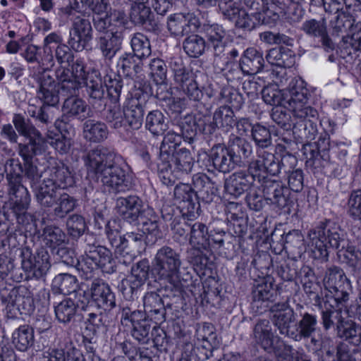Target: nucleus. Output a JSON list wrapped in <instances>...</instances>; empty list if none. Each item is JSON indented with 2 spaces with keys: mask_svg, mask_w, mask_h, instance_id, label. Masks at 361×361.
Instances as JSON below:
<instances>
[{
  "mask_svg": "<svg viewBox=\"0 0 361 361\" xmlns=\"http://www.w3.org/2000/svg\"><path fill=\"white\" fill-rule=\"evenodd\" d=\"M314 257L326 261L329 249L337 250L339 257H343L351 274L356 278L357 284L361 279V259L360 253L349 245L346 233L336 222L326 219L320 221L308 233Z\"/></svg>",
  "mask_w": 361,
  "mask_h": 361,
  "instance_id": "1",
  "label": "nucleus"
},
{
  "mask_svg": "<svg viewBox=\"0 0 361 361\" xmlns=\"http://www.w3.org/2000/svg\"><path fill=\"white\" fill-rule=\"evenodd\" d=\"M83 161L87 177L100 182L109 192L118 193L129 188L128 165L114 151L97 146L83 156Z\"/></svg>",
  "mask_w": 361,
  "mask_h": 361,
  "instance_id": "2",
  "label": "nucleus"
},
{
  "mask_svg": "<svg viewBox=\"0 0 361 361\" xmlns=\"http://www.w3.org/2000/svg\"><path fill=\"white\" fill-rule=\"evenodd\" d=\"M13 123L18 133L29 140L26 144H19L18 150L25 161V175L30 180L31 187L34 188L42 177V173L33 164L32 159L44 152L46 140L42 133L21 114H15Z\"/></svg>",
  "mask_w": 361,
  "mask_h": 361,
  "instance_id": "3",
  "label": "nucleus"
},
{
  "mask_svg": "<svg viewBox=\"0 0 361 361\" xmlns=\"http://www.w3.org/2000/svg\"><path fill=\"white\" fill-rule=\"evenodd\" d=\"M182 259L180 254L169 245H164L157 250L152 259V274L159 280L169 283L173 296L179 295L182 282L191 280L190 273L180 275Z\"/></svg>",
  "mask_w": 361,
  "mask_h": 361,
  "instance_id": "4",
  "label": "nucleus"
},
{
  "mask_svg": "<svg viewBox=\"0 0 361 361\" xmlns=\"http://www.w3.org/2000/svg\"><path fill=\"white\" fill-rule=\"evenodd\" d=\"M72 63L71 69L72 75L74 79L80 82L82 80L85 85L89 103L94 109L98 111L104 109L106 104V101L99 72L94 69L91 71H87L85 63L82 58H78Z\"/></svg>",
  "mask_w": 361,
  "mask_h": 361,
  "instance_id": "5",
  "label": "nucleus"
},
{
  "mask_svg": "<svg viewBox=\"0 0 361 361\" xmlns=\"http://www.w3.org/2000/svg\"><path fill=\"white\" fill-rule=\"evenodd\" d=\"M6 171L8 195L13 201V211L20 221L30 202L28 190L22 184L23 166L18 160L11 159L6 164Z\"/></svg>",
  "mask_w": 361,
  "mask_h": 361,
  "instance_id": "6",
  "label": "nucleus"
},
{
  "mask_svg": "<svg viewBox=\"0 0 361 361\" xmlns=\"http://www.w3.org/2000/svg\"><path fill=\"white\" fill-rule=\"evenodd\" d=\"M286 162H289L292 166L296 163V158L293 156L281 157L273 152L266 149H257V157L252 160L249 164V171L254 174L257 182L270 179L271 176H279L286 171Z\"/></svg>",
  "mask_w": 361,
  "mask_h": 361,
  "instance_id": "7",
  "label": "nucleus"
},
{
  "mask_svg": "<svg viewBox=\"0 0 361 361\" xmlns=\"http://www.w3.org/2000/svg\"><path fill=\"white\" fill-rule=\"evenodd\" d=\"M0 297L6 305L8 317H17L18 314L29 315L34 311L33 298L25 286L5 287L1 289Z\"/></svg>",
  "mask_w": 361,
  "mask_h": 361,
  "instance_id": "8",
  "label": "nucleus"
},
{
  "mask_svg": "<svg viewBox=\"0 0 361 361\" xmlns=\"http://www.w3.org/2000/svg\"><path fill=\"white\" fill-rule=\"evenodd\" d=\"M283 91L284 103L288 105L293 116H302L308 113L314 118L316 116V109L307 104L310 94L302 78H291Z\"/></svg>",
  "mask_w": 361,
  "mask_h": 361,
  "instance_id": "9",
  "label": "nucleus"
},
{
  "mask_svg": "<svg viewBox=\"0 0 361 361\" xmlns=\"http://www.w3.org/2000/svg\"><path fill=\"white\" fill-rule=\"evenodd\" d=\"M170 67L173 73L175 82L179 85L187 98L190 101L200 102L203 97V92L198 87L192 71L184 65L180 58L171 59Z\"/></svg>",
  "mask_w": 361,
  "mask_h": 361,
  "instance_id": "10",
  "label": "nucleus"
},
{
  "mask_svg": "<svg viewBox=\"0 0 361 361\" xmlns=\"http://www.w3.org/2000/svg\"><path fill=\"white\" fill-rule=\"evenodd\" d=\"M20 257L23 269L37 279L44 278L51 267L49 252L43 247L33 255L31 250L25 247L21 250Z\"/></svg>",
  "mask_w": 361,
  "mask_h": 361,
  "instance_id": "11",
  "label": "nucleus"
},
{
  "mask_svg": "<svg viewBox=\"0 0 361 361\" xmlns=\"http://www.w3.org/2000/svg\"><path fill=\"white\" fill-rule=\"evenodd\" d=\"M71 21L68 44L75 51H82L93 38L90 20L85 14H81L73 16Z\"/></svg>",
  "mask_w": 361,
  "mask_h": 361,
  "instance_id": "12",
  "label": "nucleus"
},
{
  "mask_svg": "<svg viewBox=\"0 0 361 361\" xmlns=\"http://www.w3.org/2000/svg\"><path fill=\"white\" fill-rule=\"evenodd\" d=\"M121 322L125 326H132L131 335L135 339L140 343H147L152 327L143 312L131 311L128 307H123L121 311Z\"/></svg>",
  "mask_w": 361,
  "mask_h": 361,
  "instance_id": "13",
  "label": "nucleus"
},
{
  "mask_svg": "<svg viewBox=\"0 0 361 361\" xmlns=\"http://www.w3.org/2000/svg\"><path fill=\"white\" fill-rule=\"evenodd\" d=\"M270 311L272 323L279 334L292 339L295 324L293 309L287 302H278L271 307Z\"/></svg>",
  "mask_w": 361,
  "mask_h": 361,
  "instance_id": "14",
  "label": "nucleus"
},
{
  "mask_svg": "<svg viewBox=\"0 0 361 361\" xmlns=\"http://www.w3.org/2000/svg\"><path fill=\"white\" fill-rule=\"evenodd\" d=\"M115 210L126 221L137 224L140 218L146 213L147 207L138 196L128 195L116 200Z\"/></svg>",
  "mask_w": 361,
  "mask_h": 361,
  "instance_id": "15",
  "label": "nucleus"
},
{
  "mask_svg": "<svg viewBox=\"0 0 361 361\" xmlns=\"http://www.w3.org/2000/svg\"><path fill=\"white\" fill-rule=\"evenodd\" d=\"M106 233L112 247L121 246L138 254L145 251L146 245H149L143 234L139 232H127L121 236L117 231L111 230L106 224Z\"/></svg>",
  "mask_w": 361,
  "mask_h": 361,
  "instance_id": "16",
  "label": "nucleus"
},
{
  "mask_svg": "<svg viewBox=\"0 0 361 361\" xmlns=\"http://www.w3.org/2000/svg\"><path fill=\"white\" fill-rule=\"evenodd\" d=\"M197 123L203 131V134L211 135L216 128L228 131L235 124V114L230 106L223 105L214 111L212 121L209 117V121L199 120Z\"/></svg>",
  "mask_w": 361,
  "mask_h": 361,
  "instance_id": "17",
  "label": "nucleus"
},
{
  "mask_svg": "<svg viewBox=\"0 0 361 361\" xmlns=\"http://www.w3.org/2000/svg\"><path fill=\"white\" fill-rule=\"evenodd\" d=\"M267 203L282 209L288 205L290 191L282 182L266 179L259 182Z\"/></svg>",
  "mask_w": 361,
  "mask_h": 361,
  "instance_id": "18",
  "label": "nucleus"
},
{
  "mask_svg": "<svg viewBox=\"0 0 361 361\" xmlns=\"http://www.w3.org/2000/svg\"><path fill=\"white\" fill-rule=\"evenodd\" d=\"M199 26V19L192 13H174L168 18V30L171 35L176 37L195 32Z\"/></svg>",
  "mask_w": 361,
  "mask_h": 361,
  "instance_id": "19",
  "label": "nucleus"
},
{
  "mask_svg": "<svg viewBox=\"0 0 361 361\" xmlns=\"http://www.w3.org/2000/svg\"><path fill=\"white\" fill-rule=\"evenodd\" d=\"M253 175L250 172L249 167L247 170H239L230 175L224 183L226 193L234 198L241 196L257 181Z\"/></svg>",
  "mask_w": 361,
  "mask_h": 361,
  "instance_id": "20",
  "label": "nucleus"
},
{
  "mask_svg": "<svg viewBox=\"0 0 361 361\" xmlns=\"http://www.w3.org/2000/svg\"><path fill=\"white\" fill-rule=\"evenodd\" d=\"M123 38V30L111 28L96 38V46L105 60L111 61L121 49Z\"/></svg>",
  "mask_w": 361,
  "mask_h": 361,
  "instance_id": "21",
  "label": "nucleus"
},
{
  "mask_svg": "<svg viewBox=\"0 0 361 361\" xmlns=\"http://www.w3.org/2000/svg\"><path fill=\"white\" fill-rule=\"evenodd\" d=\"M203 30L207 39L208 44L213 51L214 59L224 57L228 46L227 32L222 25L219 24L204 25Z\"/></svg>",
  "mask_w": 361,
  "mask_h": 361,
  "instance_id": "22",
  "label": "nucleus"
},
{
  "mask_svg": "<svg viewBox=\"0 0 361 361\" xmlns=\"http://www.w3.org/2000/svg\"><path fill=\"white\" fill-rule=\"evenodd\" d=\"M298 121L292 126L293 135L298 142H309L314 140L317 134V121L319 114L316 110V116L302 115V116H293Z\"/></svg>",
  "mask_w": 361,
  "mask_h": 361,
  "instance_id": "23",
  "label": "nucleus"
},
{
  "mask_svg": "<svg viewBox=\"0 0 361 361\" xmlns=\"http://www.w3.org/2000/svg\"><path fill=\"white\" fill-rule=\"evenodd\" d=\"M90 286L94 305L104 310H111L116 307L115 295L108 283L94 279Z\"/></svg>",
  "mask_w": 361,
  "mask_h": 361,
  "instance_id": "24",
  "label": "nucleus"
},
{
  "mask_svg": "<svg viewBox=\"0 0 361 361\" xmlns=\"http://www.w3.org/2000/svg\"><path fill=\"white\" fill-rule=\"evenodd\" d=\"M144 314L156 324L165 321L166 307H171L169 303L164 304L163 298L155 292L147 293L143 297Z\"/></svg>",
  "mask_w": 361,
  "mask_h": 361,
  "instance_id": "25",
  "label": "nucleus"
},
{
  "mask_svg": "<svg viewBox=\"0 0 361 361\" xmlns=\"http://www.w3.org/2000/svg\"><path fill=\"white\" fill-rule=\"evenodd\" d=\"M279 0H244V4L247 11L253 15L261 16L271 24L279 18L280 6Z\"/></svg>",
  "mask_w": 361,
  "mask_h": 361,
  "instance_id": "26",
  "label": "nucleus"
},
{
  "mask_svg": "<svg viewBox=\"0 0 361 361\" xmlns=\"http://www.w3.org/2000/svg\"><path fill=\"white\" fill-rule=\"evenodd\" d=\"M276 295L271 281L262 279L254 286L252 291V307L259 313L266 311L269 302H272Z\"/></svg>",
  "mask_w": 361,
  "mask_h": 361,
  "instance_id": "27",
  "label": "nucleus"
},
{
  "mask_svg": "<svg viewBox=\"0 0 361 361\" xmlns=\"http://www.w3.org/2000/svg\"><path fill=\"white\" fill-rule=\"evenodd\" d=\"M209 160L215 169L224 173L233 170L236 166H240L228 148L221 145H215L211 149Z\"/></svg>",
  "mask_w": 361,
  "mask_h": 361,
  "instance_id": "28",
  "label": "nucleus"
},
{
  "mask_svg": "<svg viewBox=\"0 0 361 361\" xmlns=\"http://www.w3.org/2000/svg\"><path fill=\"white\" fill-rule=\"evenodd\" d=\"M51 293L45 289L43 290V296L47 297L48 304L51 302L53 295L58 294L68 295L75 292L78 288L77 278L69 274H59L56 275L51 282Z\"/></svg>",
  "mask_w": 361,
  "mask_h": 361,
  "instance_id": "29",
  "label": "nucleus"
},
{
  "mask_svg": "<svg viewBox=\"0 0 361 361\" xmlns=\"http://www.w3.org/2000/svg\"><path fill=\"white\" fill-rule=\"evenodd\" d=\"M61 111L63 119L77 118L84 121L92 116L88 104L78 96L66 98L61 107Z\"/></svg>",
  "mask_w": 361,
  "mask_h": 361,
  "instance_id": "30",
  "label": "nucleus"
},
{
  "mask_svg": "<svg viewBox=\"0 0 361 361\" xmlns=\"http://www.w3.org/2000/svg\"><path fill=\"white\" fill-rule=\"evenodd\" d=\"M39 87L37 91V97L43 102V104L48 106H55L59 102V88L54 78L47 73L42 74L39 79Z\"/></svg>",
  "mask_w": 361,
  "mask_h": 361,
  "instance_id": "31",
  "label": "nucleus"
},
{
  "mask_svg": "<svg viewBox=\"0 0 361 361\" xmlns=\"http://www.w3.org/2000/svg\"><path fill=\"white\" fill-rule=\"evenodd\" d=\"M137 224L142 225V234L145 235V239L149 245H154L158 238H161V232L159 225V217L153 209L147 207L146 213L140 218Z\"/></svg>",
  "mask_w": 361,
  "mask_h": 361,
  "instance_id": "32",
  "label": "nucleus"
},
{
  "mask_svg": "<svg viewBox=\"0 0 361 361\" xmlns=\"http://www.w3.org/2000/svg\"><path fill=\"white\" fill-rule=\"evenodd\" d=\"M44 177L52 180L57 188H66L75 183L74 177L69 167L63 162L56 163L55 166L48 168L44 172Z\"/></svg>",
  "mask_w": 361,
  "mask_h": 361,
  "instance_id": "33",
  "label": "nucleus"
},
{
  "mask_svg": "<svg viewBox=\"0 0 361 361\" xmlns=\"http://www.w3.org/2000/svg\"><path fill=\"white\" fill-rule=\"evenodd\" d=\"M301 30L310 37L320 38L322 46L326 50H333L334 49V44L327 34L324 18L320 20L315 19L307 20L302 23Z\"/></svg>",
  "mask_w": 361,
  "mask_h": 361,
  "instance_id": "34",
  "label": "nucleus"
},
{
  "mask_svg": "<svg viewBox=\"0 0 361 361\" xmlns=\"http://www.w3.org/2000/svg\"><path fill=\"white\" fill-rule=\"evenodd\" d=\"M317 317L315 314L304 312L300 314V319L295 322L292 339L300 341L312 337L317 329Z\"/></svg>",
  "mask_w": 361,
  "mask_h": 361,
  "instance_id": "35",
  "label": "nucleus"
},
{
  "mask_svg": "<svg viewBox=\"0 0 361 361\" xmlns=\"http://www.w3.org/2000/svg\"><path fill=\"white\" fill-rule=\"evenodd\" d=\"M239 62L246 75H255L262 70L264 60L261 51L250 47L244 51Z\"/></svg>",
  "mask_w": 361,
  "mask_h": 361,
  "instance_id": "36",
  "label": "nucleus"
},
{
  "mask_svg": "<svg viewBox=\"0 0 361 361\" xmlns=\"http://www.w3.org/2000/svg\"><path fill=\"white\" fill-rule=\"evenodd\" d=\"M213 65L216 71L221 73L228 82L238 81L246 75L243 71L240 63L238 64L231 61L226 57V55L224 57L214 58Z\"/></svg>",
  "mask_w": 361,
  "mask_h": 361,
  "instance_id": "37",
  "label": "nucleus"
},
{
  "mask_svg": "<svg viewBox=\"0 0 361 361\" xmlns=\"http://www.w3.org/2000/svg\"><path fill=\"white\" fill-rule=\"evenodd\" d=\"M160 160L170 164L174 171L186 173L191 171L194 164L190 152L185 147L178 149L176 152L169 154L166 159Z\"/></svg>",
  "mask_w": 361,
  "mask_h": 361,
  "instance_id": "38",
  "label": "nucleus"
},
{
  "mask_svg": "<svg viewBox=\"0 0 361 361\" xmlns=\"http://www.w3.org/2000/svg\"><path fill=\"white\" fill-rule=\"evenodd\" d=\"M148 0H135L131 2V9L130 17L131 20L139 25L150 26L154 27L156 25L154 20L152 19L153 15L150 8L145 4Z\"/></svg>",
  "mask_w": 361,
  "mask_h": 361,
  "instance_id": "39",
  "label": "nucleus"
},
{
  "mask_svg": "<svg viewBox=\"0 0 361 361\" xmlns=\"http://www.w3.org/2000/svg\"><path fill=\"white\" fill-rule=\"evenodd\" d=\"M12 344L20 352H27L35 344V333L32 326L23 324L16 328L11 336Z\"/></svg>",
  "mask_w": 361,
  "mask_h": 361,
  "instance_id": "40",
  "label": "nucleus"
},
{
  "mask_svg": "<svg viewBox=\"0 0 361 361\" xmlns=\"http://www.w3.org/2000/svg\"><path fill=\"white\" fill-rule=\"evenodd\" d=\"M328 298L325 299L323 302H321V306H318L321 310V319L322 324L325 331L334 328L338 331V326L340 324H343L345 318L342 316V310L336 309L328 305Z\"/></svg>",
  "mask_w": 361,
  "mask_h": 361,
  "instance_id": "41",
  "label": "nucleus"
},
{
  "mask_svg": "<svg viewBox=\"0 0 361 361\" xmlns=\"http://www.w3.org/2000/svg\"><path fill=\"white\" fill-rule=\"evenodd\" d=\"M37 202L42 207H51L54 204L56 197L57 188L52 180H47L44 177L42 183L34 185L32 188Z\"/></svg>",
  "mask_w": 361,
  "mask_h": 361,
  "instance_id": "42",
  "label": "nucleus"
},
{
  "mask_svg": "<svg viewBox=\"0 0 361 361\" xmlns=\"http://www.w3.org/2000/svg\"><path fill=\"white\" fill-rule=\"evenodd\" d=\"M145 105L137 98H131L125 106V121L133 130L142 125Z\"/></svg>",
  "mask_w": 361,
  "mask_h": 361,
  "instance_id": "43",
  "label": "nucleus"
},
{
  "mask_svg": "<svg viewBox=\"0 0 361 361\" xmlns=\"http://www.w3.org/2000/svg\"><path fill=\"white\" fill-rule=\"evenodd\" d=\"M227 147L240 166L243 159L249 158L252 153L251 144L245 138L235 134L229 136Z\"/></svg>",
  "mask_w": 361,
  "mask_h": 361,
  "instance_id": "44",
  "label": "nucleus"
},
{
  "mask_svg": "<svg viewBox=\"0 0 361 361\" xmlns=\"http://www.w3.org/2000/svg\"><path fill=\"white\" fill-rule=\"evenodd\" d=\"M92 251V259H94L98 268L104 273L112 274L116 271V262L111 252L101 245H89Z\"/></svg>",
  "mask_w": 361,
  "mask_h": 361,
  "instance_id": "45",
  "label": "nucleus"
},
{
  "mask_svg": "<svg viewBox=\"0 0 361 361\" xmlns=\"http://www.w3.org/2000/svg\"><path fill=\"white\" fill-rule=\"evenodd\" d=\"M253 335L255 341L265 350L271 352L274 350V336L269 321L266 319L259 321L255 326Z\"/></svg>",
  "mask_w": 361,
  "mask_h": 361,
  "instance_id": "46",
  "label": "nucleus"
},
{
  "mask_svg": "<svg viewBox=\"0 0 361 361\" xmlns=\"http://www.w3.org/2000/svg\"><path fill=\"white\" fill-rule=\"evenodd\" d=\"M337 336L349 343L360 346L361 345V324L353 320H344L338 326Z\"/></svg>",
  "mask_w": 361,
  "mask_h": 361,
  "instance_id": "47",
  "label": "nucleus"
},
{
  "mask_svg": "<svg viewBox=\"0 0 361 361\" xmlns=\"http://www.w3.org/2000/svg\"><path fill=\"white\" fill-rule=\"evenodd\" d=\"M327 290L329 293L322 298V302L324 303V301L328 297V300H329V302H328L329 306L342 310L343 307L345 306L350 300V292L352 290L351 283L347 282L341 288L337 286L336 288H329Z\"/></svg>",
  "mask_w": 361,
  "mask_h": 361,
  "instance_id": "48",
  "label": "nucleus"
},
{
  "mask_svg": "<svg viewBox=\"0 0 361 361\" xmlns=\"http://www.w3.org/2000/svg\"><path fill=\"white\" fill-rule=\"evenodd\" d=\"M266 59L270 64L281 68H290L295 63V55L293 51L283 47L271 49Z\"/></svg>",
  "mask_w": 361,
  "mask_h": 361,
  "instance_id": "49",
  "label": "nucleus"
},
{
  "mask_svg": "<svg viewBox=\"0 0 361 361\" xmlns=\"http://www.w3.org/2000/svg\"><path fill=\"white\" fill-rule=\"evenodd\" d=\"M83 134L90 142H100L107 138L108 128L105 123L90 119L83 124Z\"/></svg>",
  "mask_w": 361,
  "mask_h": 361,
  "instance_id": "50",
  "label": "nucleus"
},
{
  "mask_svg": "<svg viewBox=\"0 0 361 361\" xmlns=\"http://www.w3.org/2000/svg\"><path fill=\"white\" fill-rule=\"evenodd\" d=\"M189 243L191 246H200L203 250L209 249L210 236L207 226L202 222L190 224Z\"/></svg>",
  "mask_w": 361,
  "mask_h": 361,
  "instance_id": "51",
  "label": "nucleus"
},
{
  "mask_svg": "<svg viewBox=\"0 0 361 361\" xmlns=\"http://www.w3.org/2000/svg\"><path fill=\"white\" fill-rule=\"evenodd\" d=\"M267 19L261 16L253 15L243 8L233 22L236 27L250 32L259 25H269Z\"/></svg>",
  "mask_w": 361,
  "mask_h": 361,
  "instance_id": "52",
  "label": "nucleus"
},
{
  "mask_svg": "<svg viewBox=\"0 0 361 361\" xmlns=\"http://www.w3.org/2000/svg\"><path fill=\"white\" fill-rule=\"evenodd\" d=\"M56 319L63 324L73 321L77 314V305L71 298H66L59 303L53 302Z\"/></svg>",
  "mask_w": 361,
  "mask_h": 361,
  "instance_id": "53",
  "label": "nucleus"
},
{
  "mask_svg": "<svg viewBox=\"0 0 361 361\" xmlns=\"http://www.w3.org/2000/svg\"><path fill=\"white\" fill-rule=\"evenodd\" d=\"M145 128L154 135H162L168 128L166 118L159 110L151 111L146 116Z\"/></svg>",
  "mask_w": 361,
  "mask_h": 361,
  "instance_id": "54",
  "label": "nucleus"
},
{
  "mask_svg": "<svg viewBox=\"0 0 361 361\" xmlns=\"http://www.w3.org/2000/svg\"><path fill=\"white\" fill-rule=\"evenodd\" d=\"M355 20L352 16L344 12L338 13L330 20V27L332 30V35L345 37V35H348L351 30Z\"/></svg>",
  "mask_w": 361,
  "mask_h": 361,
  "instance_id": "55",
  "label": "nucleus"
},
{
  "mask_svg": "<svg viewBox=\"0 0 361 361\" xmlns=\"http://www.w3.org/2000/svg\"><path fill=\"white\" fill-rule=\"evenodd\" d=\"M199 120H203L204 122L209 121V116L197 115L194 118H185V121L181 123V135L183 139L187 140L189 143L193 140L197 131L203 133V131L197 123Z\"/></svg>",
  "mask_w": 361,
  "mask_h": 361,
  "instance_id": "56",
  "label": "nucleus"
},
{
  "mask_svg": "<svg viewBox=\"0 0 361 361\" xmlns=\"http://www.w3.org/2000/svg\"><path fill=\"white\" fill-rule=\"evenodd\" d=\"M130 47L133 54L138 59H142L151 55V45L147 36L140 32H136L131 35Z\"/></svg>",
  "mask_w": 361,
  "mask_h": 361,
  "instance_id": "57",
  "label": "nucleus"
},
{
  "mask_svg": "<svg viewBox=\"0 0 361 361\" xmlns=\"http://www.w3.org/2000/svg\"><path fill=\"white\" fill-rule=\"evenodd\" d=\"M183 48L190 57L197 58L204 54L206 42L202 37L192 34L184 39Z\"/></svg>",
  "mask_w": 361,
  "mask_h": 361,
  "instance_id": "58",
  "label": "nucleus"
},
{
  "mask_svg": "<svg viewBox=\"0 0 361 361\" xmlns=\"http://www.w3.org/2000/svg\"><path fill=\"white\" fill-rule=\"evenodd\" d=\"M54 215L59 219L65 218L68 214L75 209L77 200L70 195L63 192L56 199Z\"/></svg>",
  "mask_w": 361,
  "mask_h": 361,
  "instance_id": "59",
  "label": "nucleus"
},
{
  "mask_svg": "<svg viewBox=\"0 0 361 361\" xmlns=\"http://www.w3.org/2000/svg\"><path fill=\"white\" fill-rule=\"evenodd\" d=\"M350 281L345 276L343 270L337 266H331L327 268L324 279V286L326 289L341 288Z\"/></svg>",
  "mask_w": 361,
  "mask_h": 361,
  "instance_id": "60",
  "label": "nucleus"
},
{
  "mask_svg": "<svg viewBox=\"0 0 361 361\" xmlns=\"http://www.w3.org/2000/svg\"><path fill=\"white\" fill-rule=\"evenodd\" d=\"M183 138V136L178 133L168 132L160 146V159H166L169 157V154L174 153L176 150L181 148L180 144Z\"/></svg>",
  "mask_w": 361,
  "mask_h": 361,
  "instance_id": "61",
  "label": "nucleus"
},
{
  "mask_svg": "<svg viewBox=\"0 0 361 361\" xmlns=\"http://www.w3.org/2000/svg\"><path fill=\"white\" fill-rule=\"evenodd\" d=\"M137 59H138L137 56L132 53L125 52L118 61V67L123 75L127 77H133L142 70V66L140 63L137 62Z\"/></svg>",
  "mask_w": 361,
  "mask_h": 361,
  "instance_id": "62",
  "label": "nucleus"
},
{
  "mask_svg": "<svg viewBox=\"0 0 361 361\" xmlns=\"http://www.w3.org/2000/svg\"><path fill=\"white\" fill-rule=\"evenodd\" d=\"M251 138L257 149H265L272 144L271 135L269 128L260 124L255 123L252 128Z\"/></svg>",
  "mask_w": 361,
  "mask_h": 361,
  "instance_id": "63",
  "label": "nucleus"
},
{
  "mask_svg": "<svg viewBox=\"0 0 361 361\" xmlns=\"http://www.w3.org/2000/svg\"><path fill=\"white\" fill-rule=\"evenodd\" d=\"M42 235L52 250L64 245L66 242V235L65 233L58 226H48L43 229Z\"/></svg>",
  "mask_w": 361,
  "mask_h": 361,
  "instance_id": "64",
  "label": "nucleus"
}]
</instances>
